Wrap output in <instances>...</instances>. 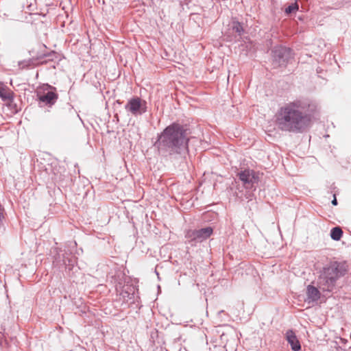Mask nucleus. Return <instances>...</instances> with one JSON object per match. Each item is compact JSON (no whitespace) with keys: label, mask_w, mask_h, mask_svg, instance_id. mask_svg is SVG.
<instances>
[{"label":"nucleus","mask_w":351,"mask_h":351,"mask_svg":"<svg viewBox=\"0 0 351 351\" xmlns=\"http://www.w3.org/2000/svg\"><path fill=\"white\" fill-rule=\"evenodd\" d=\"M316 105L307 98H299L284 104L275 115L278 128L286 132L302 133L309 127Z\"/></svg>","instance_id":"nucleus-1"},{"label":"nucleus","mask_w":351,"mask_h":351,"mask_svg":"<svg viewBox=\"0 0 351 351\" xmlns=\"http://www.w3.org/2000/svg\"><path fill=\"white\" fill-rule=\"evenodd\" d=\"M187 129L185 126L173 123L167 126L158 136L154 145L163 157H176L188 151Z\"/></svg>","instance_id":"nucleus-2"},{"label":"nucleus","mask_w":351,"mask_h":351,"mask_svg":"<svg viewBox=\"0 0 351 351\" xmlns=\"http://www.w3.org/2000/svg\"><path fill=\"white\" fill-rule=\"evenodd\" d=\"M347 271L345 263L333 262L324 267L319 278V284L323 291H332L337 280L343 276Z\"/></svg>","instance_id":"nucleus-3"},{"label":"nucleus","mask_w":351,"mask_h":351,"mask_svg":"<svg viewBox=\"0 0 351 351\" xmlns=\"http://www.w3.org/2000/svg\"><path fill=\"white\" fill-rule=\"evenodd\" d=\"M272 64L274 68L286 66L292 58V51L290 48L282 46L275 47L272 49Z\"/></svg>","instance_id":"nucleus-4"},{"label":"nucleus","mask_w":351,"mask_h":351,"mask_svg":"<svg viewBox=\"0 0 351 351\" xmlns=\"http://www.w3.org/2000/svg\"><path fill=\"white\" fill-rule=\"evenodd\" d=\"M43 93H38L40 106H53L58 99L56 88L49 84H45L43 86Z\"/></svg>","instance_id":"nucleus-5"},{"label":"nucleus","mask_w":351,"mask_h":351,"mask_svg":"<svg viewBox=\"0 0 351 351\" xmlns=\"http://www.w3.org/2000/svg\"><path fill=\"white\" fill-rule=\"evenodd\" d=\"M125 108L134 116L141 115L147 111V102L135 97L128 101Z\"/></svg>","instance_id":"nucleus-6"},{"label":"nucleus","mask_w":351,"mask_h":351,"mask_svg":"<svg viewBox=\"0 0 351 351\" xmlns=\"http://www.w3.org/2000/svg\"><path fill=\"white\" fill-rule=\"evenodd\" d=\"M238 176L247 189L252 188L254 184L258 182V177L253 170L245 169L241 171L238 173Z\"/></svg>","instance_id":"nucleus-7"},{"label":"nucleus","mask_w":351,"mask_h":351,"mask_svg":"<svg viewBox=\"0 0 351 351\" xmlns=\"http://www.w3.org/2000/svg\"><path fill=\"white\" fill-rule=\"evenodd\" d=\"M0 97L3 101L6 102L8 105H12L14 93L3 82H0Z\"/></svg>","instance_id":"nucleus-8"},{"label":"nucleus","mask_w":351,"mask_h":351,"mask_svg":"<svg viewBox=\"0 0 351 351\" xmlns=\"http://www.w3.org/2000/svg\"><path fill=\"white\" fill-rule=\"evenodd\" d=\"M286 339L290 344L292 350L299 351L301 349L300 343L292 330H288L286 332Z\"/></svg>","instance_id":"nucleus-9"},{"label":"nucleus","mask_w":351,"mask_h":351,"mask_svg":"<svg viewBox=\"0 0 351 351\" xmlns=\"http://www.w3.org/2000/svg\"><path fill=\"white\" fill-rule=\"evenodd\" d=\"M306 295L308 302H316L320 298L319 290L313 285H308L306 288Z\"/></svg>","instance_id":"nucleus-10"},{"label":"nucleus","mask_w":351,"mask_h":351,"mask_svg":"<svg viewBox=\"0 0 351 351\" xmlns=\"http://www.w3.org/2000/svg\"><path fill=\"white\" fill-rule=\"evenodd\" d=\"M196 238L197 239V242H202L210 237V236L213 234V230L211 227H206L196 230Z\"/></svg>","instance_id":"nucleus-11"},{"label":"nucleus","mask_w":351,"mask_h":351,"mask_svg":"<svg viewBox=\"0 0 351 351\" xmlns=\"http://www.w3.org/2000/svg\"><path fill=\"white\" fill-rule=\"evenodd\" d=\"M231 29H232V33L237 34V36H235V38H237V36H239L240 38L244 32V29H243V27L241 23H239L238 21H233L232 22Z\"/></svg>","instance_id":"nucleus-12"},{"label":"nucleus","mask_w":351,"mask_h":351,"mask_svg":"<svg viewBox=\"0 0 351 351\" xmlns=\"http://www.w3.org/2000/svg\"><path fill=\"white\" fill-rule=\"evenodd\" d=\"M342 235L343 231L339 226L332 228L330 230V237L335 241L340 240Z\"/></svg>","instance_id":"nucleus-13"},{"label":"nucleus","mask_w":351,"mask_h":351,"mask_svg":"<svg viewBox=\"0 0 351 351\" xmlns=\"http://www.w3.org/2000/svg\"><path fill=\"white\" fill-rule=\"evenodd\" d=\"M62 251L60 250L56 256H54L53 263L57 265H66V260L64 257V254H61Z\"/></svg>","instance_id":"nucleus-14"},{"label":"nucleus","mask_w":351,"mask_h":351,"mask_svg":"<svg viewBox=\"0 0 351 351\" xmlns=\"http://www.w3.org/2000/svg\"><path fill=\"white\" fill-rule=\"evenodd\" d=\"M299 10V5L297 1L289 4L285 10V12L287 15H289L293 12H295Z\"/></svg>","instance_id":"nucleus-15"},{"label":"nucleus","mask_w":351,"mask_h":351,"mask_svg":"<svg viewBox=\"0 0 351 351\" xmlns=\"http://www.w3.org/2000/svg\"><path fill=\"white\" fill-rule=\"evenodd\" d=\"M196 230H189L186 233V238L189 240V241H196L197 242V239L196 238Z\"/></svg>","instance_id":"nucleus-16"},{"label":"nucleus","mask_w":351,"mask_h":351,"mask_svg":"<svg viewBox=\"0 0 351 351\" xmlns=\"http://www.w3.org/2000/svg\"><path fill=\"white\" fill-rule=\"evenodd\" d=\"M29 61H22L19 62V66L21 69L26 68L29 66Z\"/></svg>","instance_id":"nucleus-17"},{"label":"nucleus","mask_w":351,"mask_h":351,"mask_svg":"<svg viewBox=\"0 0 351 351\" xmlns=\"http://www.w3.org/2000/svg\"><path fill=\"white\" fill-rule=\"evenodd\" d=\"M332 204L334 205V206H337V200L335 197L332 200Z\"/></svg>","instance_id":"nucleus-18"},{"label":"nucleus","mask_w":351,"mask_h":351,"mask_svg":"<svg viewBox=\"0 0 351 351\" xmlns=\"http://www.w3.org/2000/svg\"><path fill=\"white\" fill-rule=\"evenodd\" d=\"M68 262H69V265H70V263L71 262V261L70 259H68Z\"/></svg>","instance_id":"nucleus-19"},{"label":"nucleus","mask_w":351,"mask_h":351,"mask_svg":"<svg viewBox=\"0 0 351 351\" xmlns=\"http://www.w3.org/2000/svg\"><path fill=\"white\" fill-rule=\"evenodd\" d=\"M125 294H127L128 295H129V293L128 291H125Z\"/></svg>","instance_id":"nucleus-20"},{"label":"nucleus","mask_w":351,"mask_h":351,"mask_svg":"<svg viewBox=\"0 0 351 351\" xmlns=\"http://www.w3.org/2000/svg\"><path fill=\"white\" fill-rule=\"evenodd\" d=\"M186 1H191V0H185Z\"/></svg>","instance_id":"nucleus-21"}]
</instances>
